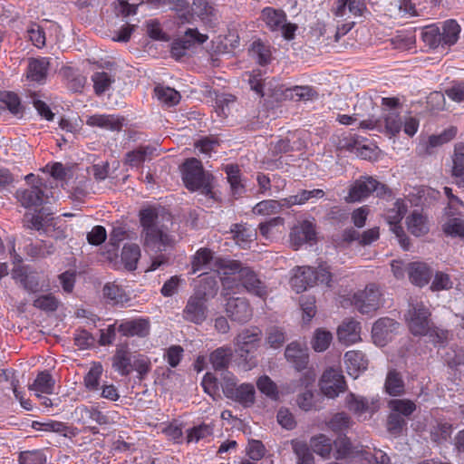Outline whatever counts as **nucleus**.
Wrapping results in <instances>:
<instances>
[{
	"mask_svg": "<svg viewBox=\"0 0 464 464\" xmlns=\"http://www.w3.org/2000/svg\"><path fill=\"white\" fill-rule=\"evenodd\" d=\"M217 272L220 276L224 295L241 293L243 289L260 298L268 292L265 284L248 266H243L236 260L218 259L215 261Z\"/></svg>",
	"mask_w": 464,
	"mask_h": 464,
	"instance_id": "1",
	"label": "nucleus"
},
{
	"mask_svg": "<svg viewBox=\"0 0 464 464\" xmlns=\"http://www.w3.org/2000/svg\"><path fill=\"white\" fill-rule=\"evenodd\" d=\"M141 236L144 246L154 251H162L171 242L168 234L172 225L171 216L164 208H146L140 211Z\"/></svg>",
	"mask_w": 464,
	"mask_h": 464,
	"instance_id": "2",
	"label": "nucleus"
},
{
	"mask_svg": "<svg viewBox=\"0 0 464 464\" xmlns=\"http://www.w3.org/2000/svg\"><path fill=\"white\" fill-rule=\"evenodd\" d=\"M430 311L422 301L411 299L409 310L405 314V321L413 335H427L435 344L443 343L448 332L434 327L430 319Z\"/></svg>",
	"mask_w": 464,
	"mask_h": 464,
	"instance_id": "3",
	"label": "nucleus"
},
{
	"mask_svg": "<svg viewBox=\"0 0 464 464\" xmlns=\"http://www.w3.org/2000/svg\"><path fill=\"white\" fill-rule=\"evenodd\" d=\"M460 26L454 20H448L441 26L430 24L421 32L422 41L430 48L448 47L455 44L459 39Z\"/></svg>",
	"mask_w": 464,
	"mask_h": 464,
	"instance_id": "4",
	"label": "nucleus"
},
{
	"mask_svg": "<svg viewBox=\"0 0 464 464\" xmlns=\"http://www.w3.org/2000/svg\"><path fill=\"white\" fill-rule=\"evenodd\" d=\"M182 179L186 188L191 191L199 190L202 195L213 198L210 174L204 171L201 162L191 158L181 167Z\"/></svg>",
	"mask_w": 464,
	"mask_h": 464,
	"instance_id": "5",
	"label": "nucleus"
},
{
	"mask_svg": "<svg viewBox=\"0 0 464 464\" xmlns=\"http://www.w3.org/2000/svg\"><path fill=\"white\" fill-rule=\"evenodd\" d=\"M331 280L332 274L325 265L319 266L317 269L302 266L292 270L290 285L296 293H302L317 283L330 285Z\"/></svg>",
	"mask_w": 464,
	"mask_h": 464,
	"instance_id": "6",
	"label": "nucleus"
},
{
	"mask_svg": "<svg viewBox=\"0 0 464 464\" xmlns=\"http://www.w3.org/2000/svg\"><path fill=\"white\" fill-rule=\"evenodd\" d=\"M318 386L321 393L328 399H335L347 389L344 376L339 368L329 367L321 375Z\"/></svg>",
	"mask_w": 464,
	"mask_h": 464,
	"instance_id": "7",
	"label": "nucleus"
},
{
	"mask_svg": "<svg viewBox=\"0 0 464 464\" xmlns=\"http://www.w3.org/2000/svg\"><path fill=\"white\" fill-rule=\"evenodd\" d=\"M372 192H376V195L381 197L386 194L387 188L372 177H361L351 185L345 199L348 202H358L369 197Z\"/></svg>",
	"mask_w": 464,
	"mask_h": 464,
	"instance_id": "8",
	"label": "nucleus"
},
{
	"mask_svg": "<svg viewBox=\"0 0 464 464\" xmlns=\"http://www.w3.org/2000/svg\"><path fill=\"white\" fill-rule=\"evenodd\" d=\"M407 208L408 205L404 199H397L392 207L387 208L383 214L386 222L390 226L391 231L398 237L403 249H408L409 239L405 236L403 227L401 226V221Z\"/></svg>",
	"mask_w": 464,
	"mask_h": 464,
	"instance_id": "9",
	"label": "nucleus"
},
{
	"mask_svg": "<svg viewBox=\"0 0 464 464\" xmlns=\"http://www.w3.org/2000/svg\"><path fill=\"white\" fill-rule=\"evenodd\" d=\"M206 292L197 291L187 301L182 311L184 320L195 324H201L208 317Z\"/></svg>",
	"mask_w": 464,
	"mask_h": 464,
	"instance_id": "10",
	"label": "nucleus"
},
{
	"mask_svg": "<svg viewBox=\"0 0 464 464\" xmlns=\"http://www.w3.org/2000/svg\"><path fill=\"white\" fill-rule=\"evenodd\" d=\"M353 304L362 314L374 312L381 304V292L376 285H369L353 295Z\"/></svg>",
	"mask_w": 464,
	"mask_h": 464,
	"instance_id": "11",
	"label": "nucleus"
},
{
	"mask_svg": "<svg viewBox=\"0 0 464 464\" xmlns=\"http://www.w3.org/2000/svg\"><path fill=\"white\" fill-rule=\"evenodd\" d=\"M247 82L257 95L264 97L266 95L278 99L283 91L273 79L265 78L261 70H254L247 73Z\"/></svg>",
	"mask_w": 464,
	"mask_h": 464,
	"instance_id": "12",
	"label": "nucleus"
},
{
	"mask_svg": "<svg viewBox=\"0 0 464 464\" xmlns=\"http://www.w3.org/2000/svg\"><path fill=\"white\" fill-rule=\"evenodd\" d=\"M224 394L245 408L251 407L256 401V389L252 383H227L223 387Z\"/></svg>",
	"mask_w": 464,
	"mask_h": 464,
	"instance_id": "13",
	"label": "nucleus"
},
{
	"mask_svg": "<svg viewBox=\"0 0 464 464\" xmlns=\"http://www.w3.org/2000/svg\"><path fill=\"white\" fill-rule=\"evenodd\" d=\"M345 407L358 417L368 414L372 417L379 410V400L377 398H366L349 392L344 399Z\"/></svg>",
	"mask_w": 464,
	"mask_h": 464,
	"instance_id": "14",
	"label": "nucleus"
},
{
	"mask_svg": "<svg viewBox=\"0 0 464 464\" xmlns=\"http://www.w3.org/2000/svg\"><path fill=\"white\" fill-rule=\"evenodd\" d=\"M16 196L24 208L42 206L47 202L48 198L42 188L40 179H37L36 183L28 188L17 190Z\"/></svg>",
	"mask_w": 464,
	"mask_h": 464,
	"instance_id": "15",
	"label": "nucleus"
},
{
	"mask_svg": "<svg viewBox=\"0 0 464 464\" xmlns=\"http://www.w3.org/2000/svg\"><path fill=\"white\" fill-rule=\"evenodd\" d=\"M315 229L312 222L304 220L296 224L290 232V243L295 249H298L305 243L315 239Z\"/></svg>",
	"mask_w": 464,
	"mask_h": 464,
	"instance_id": "16",
	"label": "nucleus"
},
{
	"mask_svg": "<svg viewBox=\"0 0 464 464\" xmlns=\"http://www.w3.org/2000/svg\"><path fill=\"white\" fill-rule=\"evenodd\" d=\"M399 324L390 318H382L376 321L372 329L374 343L384 346L392 339V333L397 330Z\"/></svg>",
	"mask_w": 464,
	"mask_h": 464,
	"instance_id": "17",
	"label": "nucleus"
},
{
	"mask_svg": "<svg viewBox=\"0 0 464 464\" xmlns=\"http://www.w3.org/2000/svg\"><path fill=\"white\" fill-rule=\"evenodd\" d=\"M118 332L127 337H146L150 334V324L148 319L135 318L121 321L117 328Z\"/></svg>",
	"mask_w": 464,
	"mask_h": 464,
	"instance_id": "18",
	"label": "nucleus"
},
{
	"mask_svg": "<svg viewBox=\"0 0 464 464\" xmlns=\"http://www.w3.org/2000/svg\"><path fill=\"white\" fill-rule=\"evenodd\" d=\"M226 312L233 321L239 323L247 322L252 317V309L249 304L245 299L239 297L227 299Z\"/></svg>",
	"mask_w": 464,
	"mask_h": 464,
	"instance_id": "19",
	"label": "nucleus"
},
{
	"mask_svg": "<svg viewBox=\"0 0 464 464\" xmlns=\"http://www.w3.org/2000/svg\"><path fill=\"white\" fill-rule=\"evenodd\" d=\"M285 356L297 371L305 369L309 361L305 344H301L298 342H292L286 346Z\"/></svg>",
	"mask_w": 464,
	"mask_h": 464,
	"instance_id": "20",
	"label": "nucleus"
},
{
	"mask_svg": "<svg viewBox=\"0 0 464 464\" xmlns=\"http://www.w3.org/2000/svg\"><path fill=\"white\" fill-rule=\"evenodd\" d=\"M12 276L16 283L30 293L42 291L48 286L41 283L40 276L36 273L27 272L24 267L14 269Z\"/></svg>",
	"mask_w": 464,
	"mask_h": 464,
	"instance_id": "21",
	"label": "nucleus"
},
{
	"mask_svg": "<svg viewBox=\"0 0 464 464\" xmlns=\"http://www.w3.org/2000/svg\"><path fill=\"white\" fill-rule=\"evenodd\" d=\"M133 356L127 344L117 345L112 356V368L121 376H127L132 370Z\"/></svg>",
	"mask_w": 464,
	"mask_h": 464,
	"instance_id": "22",
	"label": "nucleus"
},
{
	"mask_svg": "<svg viewBox=\"0 0 464 464\" xmlns=\"http://www.w3.org/2000/svg\"><path fill=\"white\" fill-rule=\"evenodd\" d=\"M74 415L82 424L95 422L98 425H105L109 423L107 415L94 406H78L74 411Z\"/></svg>",
	"mask_w": 464,
	"mask_h": 464,
	"instance_id": "23",
	"label": "nucleus"
},
{
	"mask_svg": "<svg viewBox=\"0 0 464 464\" xmlns=\"http://www.w3.org/2000/svg\"><path fill=\"white\" fill-rule=\"evenodd\" d=\"M337 335L339 342L346 346L361 341L360 324L352 319L343 321L338 327Z\"/></svg>",
	"mask_w": 464,
	"mask_h": 464,
	"instance_id": "24",
	"label": "nucleus"
},
{
	"mask_svg": "<svg viewBox=\"0 0 464 464\" xmlns=\"http://www.w3.org/2000/svg\"><path fill=\"white\" fill-rule=\"evenodd\" d=\"M347 373L356 379L368 367V360L360 351H348L344 354Z\"/></svg>",
	"mask_w": 464,
	"mask_h": 464,
	"instance_id": "25",
	"label": "nucleus"
},
{
	"mask_svg": "<svg viewBox=\"0 0 464 464\" xmlns=\"http://www.w3.org/2000/svg\"><path fill=\"white\" fill-rule=\"evenodd\" d=\"M50 66L47 57L31 58L27 65V79L32 82L44 83L45 82Z\"/></svg>",
	"mask_w": 464,
	"mask_h": 464,
	"instance_id": "26",
	"label": "nucleus"
},
{
	"mask_svg": "<svg viewBox=\"0 0 464 464\" xmlns=\"http://www.w3.org/2000/svg\"><path fill=\"white\" fill-rule=\"evenodd\" d=\"M408 231L415 237H421L429 232V220L427 217L419 210H414L406 218Z\"/></svg>",
	"mask_w": 464,
	"mask_h": 464,
	"instance_id": "27",
	"label": "nucleus"
},
{
	"mask_svg": "<svg viewBox=\"0 0 464 464\" xmlns=\"http://www.w3.org/2000/svg\"><path fill=\"white\" fill-rule=\"evenodd\" d=\"M366 11L364 0H337L334 13L338 17H344L347 14L354 16L362 15Z\"/></svg>",
	"mask_w": 464,
	"mask_h": 464,
	"instance_id": "28",
	"label": "nucleus"
},
{
	"mask_svg": "<svg viewBox=\"0 0 464 464\" xmlns=\"http://www.w3.org/2000/svg\"><path fill=\"white\" fill-rule=\"evenodd\" d=\"M191 10L193 14L199 17L206 24L212 25L218 21V11L207 0H194Z\"/></svg>",
	"mask_w": 464,
	"mask_h": 464,
	"instance_id": "29",
	"label": "nucleus"
},
{
	"mask_svg": "<svg viewBox=\"0 0 464 464\" xmlns=\"http://www.w3.org/2000/svg\"><path fill=\"white\" fill-rule=\"evenodd\" d=\"M86 123L103 130H119L122 126V119L113 114H94L87 118Z\"/></svg>",
	"mask_w": 464,
	"mask_h": 464,
	"instance_id": "30",
	"label": "nucleus"
},
{
	"mask_svg": "<svg viewBox=\"0 0 464 464\" xmlns=\"http://www.w3.org/2000/svg\"><path fill=\"white\" fill-rule=\"evenodd\" d=\"M335 453L334 458L337 459H362L365 450L361 447H353L351 441L347 438H339L334 441Z\"/></svg>",
	"mask_w": 464,
	"mask_h": 464,
	"instance_id": "31",
	"label": "nucleus"
},
{
	"mask_svg": "<svg viewBox=\"0 0 464 464\" xmlns=\"http://www.w3.org/2000/svg\"><path fill=\"white\" fill-rule=\"evenodd\" d=\"M410 281L418 286L426 285L431 276V270L429 266L422 262H412L408 266Z\"/></svg>",
	"mask_w": 464,
	"mask_h": 464,
	"instance_id": "32",
	"label": "nucleus"
},
{
	"mask_svg": "<svg viewBox=\"0 0 464 464\" xmlns=\"http://www.w3.org/2000/svg\"><path fill=\"white\" fill-rule=\"evenodd\" d=\"M382 130L391 137L396 136L402 128V119L399 111L384 110L382 112Z\"/></svg>",
	"mask_w": 464,
	"mask_h": 464,
	"instance_id": "33",
	"label": "nucleus"
},
{
	"mask_svg": "<svg viewBox=\"0 0 464 464\" xmlns=\"http://www.w3.org/2000/svg\"><path fill=\"white\" fill-rule=\"evenodd\" d=\"M54 383L51 374L44 371L38 373L33 384L29 386V389L37 397H41L42 394H52L54 390Z\"/></svg>",
	"mask_w": 464,
	"mask_h": 464,
	"instance_id": "34",
	"label": "nucleus"
},
{
	"mask_svg": "<svg viewBox=\"0 0 464 464\" xmlns=\"http://www.w3.org/2000/svg\"><path fill=\"white\" fill-rule=\"evenodd\" d=\"M233 237L236 243L242 248L249 246L250 243L256 238V232L246 225L235 224L231 228Z\"/></svg>",
	"mask_w": 464,
	"mask_h": 464,
	"instance_id": "35",
	"label": "nucleus"
},
{
	"mask_svg": "<svg viewBox=\"0 0 464 464\" xmlns=\"http://www.w3.org/2000/svg\"><path fill=\"white\" fill-rule=\"evenodd\" d=\"M24 220L28 228L44 231V233L48 232L49 227L53 225V218L49 215L43 216L41 213H27L24 215Z\"/></svg>",
	"mask_w": 464,
	"mask_h": 464,
	"instance_id": "36",
	"label": "nucleus"
},
{
	"mask_svg": "<svg viewBox=\"0 0 464 464\" xmlns=\"http://www.w3.org/2000/svg\"><path fill=\"white\" fill-rule=\"evenodd\" d=\"M232 354L231 347H219L210 353L209 361L215 370H225L230 362Z\"/></svg>",
	"mask_w": 464,
	"mask_h": 464,
	"instance_id": "37",
	"label": "nucleus"
},
{
	"mask_svg": "<svg viewBox=\"0 0 464 464\" xmlns=\"http://www.w3.org/2000/svg\"><path fill=\"white\" fill-rule=\"evenodd\" d=\"M121 256L127 270H135L137 268V263L140 257V246L136 244L125 245L121 250Z\"/></svg>",
	"mask_w": 464,
	"mask_h": 464,
	"instance_id": "38",
	"label": "nucleus"
},
{
	"mask_svg": "<svg viewBox=\"0 0 464 464\" xmlns=\"http://www.w3.org/2000/svg\"><path fill=\"white\" fill-rule=\"evenodd\" d=\"M456 134L457 129L450 127L447 130H444L438 135L430 136L426 144L425 152L427 154H432L435 148L450 141L452 139H454Z\"/></svg>",
	"mask_w": 464,
	"mask_h": 464,
	"instance_id": "39",
	"label": "nucleus"
},
{
	"mask_svg": "<svg viewBox=\"0 0 464 464\" xmlns=\"http://www.w3.org/2000/svg\"><path fill=\"white\" fill-rule=\"evenodd\" d=\"M154 94L160 102L167 106H174L178 104L180 100L179 92L173 88L160 84L154 88Z\"/></svg>",
	"mask_w": 464,
	"mask_h": 464,
	"instance_id": "40",
	"label": "nucleus"
},
{
	"mask_svg": "<svg viewBox=\"0 0 464 464\" xmlns=\"http://www.w3.org/2000/svg\"><path fill=\"white\" fill-rule=\"evenodd\" d=\"M310 446L314 453L324 459L330 458L332 452V440L324 434H318L310 440Z\"/></svg>",
	"mask_w": 464,
	"mask_h": 464,
	"instance_id": "41",
	"label": "nucleus"
},
{
	"mask_svg": "<svg viewBox=\"0 0 464 464\" xmlns=\"http://www.w3.org/2000/svg\"><path fill=\"white\" fill-rule=\"evenodd\" d=\"M103 368L99 362H95L91 366L83 378L84 386L89 392H94L100 391V380Z\"/></svg>",
	"mask_w": 464,
	"mask_h": 464,
	"instance_id": "42",
	"label": "nucleus"
},
{
	"mask_svg": "<svg viewBox=\"0 0 464 464\" xmlns=\"http://www.w3.org/2000/svg\"><path fill=\"white\" fill-rule=\"evenodd\" d=\"M103 295L114 304L123 305L130 300L124 289L114 283H108L104 285Z\"/></svg>",
	"mask_w": 464,
	"mask_h": 464,
	"instance_id": "43",
	"label": "nucleus"
},
{
	"mask_svg": "<svg viewBox=\"0 0 464 464\" xmlns=\"http://www.w3.org/2000/svg\"><path fill=\"white\" fill-rule=\"evenodd\" d=\"M333 341V334L330 331L323 328L316 329L311 340L312 348L322 353L328 349Z\"/></svg>",
	"mask_w": 464,
	"mask_h": 464,
	"instance_id": "44",
	"label": "nucleus"
},
{
	"mask_svg": "<svg viewBox=\"0 0 464 464\" xmlns=\"http://www.w3.org/2000/svg\"><path fill=\"white\" fill-rule=\"evenodd\" d=\"M288 204L286 199L283 203L273 199L263 200L254 207L253 212L262 216L274 215L279 213L282 208Z\"/></svg>",
	"mask_w": 464,
	"mask_h": 464,
	"instance_id": "45",
	"label": "nucleus"
},
{
	"mask_svg": "<svg viewBox=\"0 0 464 464\" xmlns=\"http://www.w3.org/2000/svg\"><path fill=\"white\" fill-rule=\"evenodd\" d=\"M262 16L267 26L273 30L277 31L284 25L285 22V14L283 11H277L271 7H266L262 12Z\"/></svg>",
	"mask_w": 464,
	"mask_h": 464,
	"instance_id": "46",
	"label": "nucleus"
},
{
	"mask_svg": "<svg viewBox=\"0 0 464 464\" xmlns=\"http://www.w3.org/2000/svg\"><path fill=\"white\" fill-rule=\"evenodd\" d=\"M213 263V253L207 248H200L197 251L192 261L193 273L211 268Z\"/></svg>",
	"mask_w": 464,
	"mask_h": 464,
	"instance_id": "47",
	"label": "nucleus"
},
{
	"mask_svg": "<svg viewBox=\"0 0 464 464\" xmlns=\"http://www.w3.org/2000/svg\"><path fill=\"white\" fill-rule=\"evenodd\" d=\"M256 387L259 392L267 398L276 401L279 398L277 385L267 375L259 377L256 381Z\"/></svg>",
	"mask_w": 464,
	"mask_h": 464,
	"instance_id": "48",
	"label": "nucleus"
},
{
	"mask_svg": "<svg viewBox=\"0 0 464 464\" xmlns=\"http://www.w3.org/2000/svg\"><path fill=\"white\" fill-rule=\"evenodd\" d=\"M291 445L296 456L297 464H313L314 457L305 442L292 440Z\"/></svg>",
	"mask_w": 464,
	"mask_h": 464,
	"instance_id": "49",
	"label": "nucleus"
},
{
	"mask_svg": "<svg viewBox=\"0 0 464 464\" xmlns=\"http://www.w3.org/2000/svg\"><path fill=\"white\" fill-rule=\"evenodd\" d=\"M353 425L351 417L345 412L335 413L327 422L328 428L334 432H343Z\"/></svg>",
	"mask_w": 464,
	"mask_h": 464,
	"instance_id": "50",
	"label": "nucleus"
},
{
	"mask_svg": "<svg viewBox=\"0 0 464 464\" xmlns=\"http://www.w3.org/2000/svg\"><path fill=\"white\" fill-rule=\"evenodd\" d=\"M404 383L399 372L390 371L385 382L386 392L392 396L400 395L403 392Z\"/></svg>",
	"mask_w": 464,
	"mask_h": 464,
	"instance_id": "51",
	"label": "nucleus"
},
{
	"mask_svg": "<svg viewBox=\"0 0 464 464\" xmlns=\"http://www.w3.org/2000/svg\"><path fill=\"white\" fill-rule=\"evenodd\" d=\"M213 429L208 424H201L195 426L187 430V441L198 442L203 440H208L212 436Z\"/></svg>",
	"mask_w": 464,
	"mask_h": 464,
	"instance_id": "52",
	"label": "nucleus"
},
{
	"mask_svg": "<svg viewBox=\"0 0 464 464\" xmlns=\"http://www.w3.org/2000/svg\"><path fill=\"white\" fill-rule=\"evenodd\" d=\"M95 93L101 95L109 90L114 79L106 72H98L92 76Z\"/></svg>",
	"mask_w": 464,
	"mask_h": 464,
	"instance_id": "53",
	"label": "nucleus"
},
{
	"mask_svg": "<svg viewBox=\"0 0 464 464\" xmlns=\"http://www.w3.org/2000/svg\"><path fill=\"white\" fill-rule=\"evenodd\" d=\"M389 408L400 416L408 417L416 410V405L410 400L393 399L389 401Z\"/></svg>",
	"mask_w": 464,
	"mask_h": 464,
	"instance_id": "54",
	"label": "nucleus"
},
{
	"mask_svg": "<svg viewBox=\"0 0 464 464\" xmlns=\"http://www.w3.org/2000/svg\"><path fill=\"white\" fill-rule=\"evenodd\" d=\"M153 152V149L150 147L139 148L136 150L130 151L126 156V163L130 167H138L144 162L149 156Z\"/></svg>",
	"mask_w": 464,
	"mask_h": 464,
	"instance_id": "55",
	"label": "nucleus"
},
{
	"mask_svg": "<svg viewBox=\"0 0 464 464\" xmlns=\"http://www.w3.org/2000/svg\"><path fill=\"white\" fill-rule=\"evenodd\" d=\"M20 464H45L46 456L41 450L23 451L19 455Z\"/></svg>",
	"mask_w": 464,
	"mask_h": 464,
	"instance_id": "56",
	"label": "nucleus"
},
{
	"mask_svg": "<svg viewBox=\"0 0 464 464\" xmlns=\"http://www.w3.org/2000/svg\"><path fill=\"white\" fill-rule=\"evenodd\" d=\"M324 196L322 189L315 188L312 190H302L298 194L291 197L288 200L289 205H302L312 198H321Z\"/></svg>",
	"mask_w": 464,
	"mask_h": 464,
	"instance_id": "57",
	"label": "nucleus"
},
{
	"mask_svg": "<svg viewBox=\"0 0 464 464\" xmlns=\"http://www.w3.org/2000/svg\"><path fill=\"white\" fill-rule=\"evenodd\" d=\"M452 172L456 177L464 175V143L455 145Z\"/></svg>",
	"mask_w": 464,
	"mask_h": 464,
	"instance_id": "58",
	"label": "nucleus"
},
{
	"mask_svg": "<svg viewBox=\"0 0 464 464\" xmlns=\"http://www.w3.org/2000/svg\"><path fill=\"white\" fill-rule=\"evenodd\" d=\"M218 145L217 139L206 137L196 141L195 148L198 150V153L211 157L212 152H216Z\"/></svg>",
	"mask_w": 464,
	"mask_h": 464,
	"instance_id": "59",
	"label": "nucleus"
},
{
	"mask_svg": "<svg viewBox=\"0 0 464 464\" xmlns=\"http://www.w3.org/2000/svg\"><path fill=\"white\" fill-rule=\"evenodd\" d=\"M453 281L451 276L443 272H437L430 285L432 291L449 290L452 288Z\"/></svg>",
	"mask_w": 464,
	"mask_h": 464,
	"instance_id": "60",
	"label": "nucleus"
},
{
	"mask_svg": "<svg viewBox=\"0 0 464 464\" xmlns=\"http://www.w3.org/2000/svg\"><path fill=\"white\" fill-rule=\"evenodd\" d=\"M27 34L30 41L35 47L42 48L45 45V34L41 25L33 24L28 28Z\"/></svg>",
	"mask_w": 464,
	"mask_h": 464,
	"instance_id": "61",
	"label": "nucleus"
},
{
	"mask_svg": "<svg viewBox=\"0 0 464 464\" xmlns=\"http://www.w3.org/2000/svg\"><path fill=\"white\" fill-rule=\"evenodd\" d=\"M452 432V427L448 422H440L430 431L432 440L441 442L448 440Z\"/></svg>",
	"mask_w": 464,
	"mask_h": 464,
	"instance_id": "62",
	"label": "nucleus"
},
{
	"mask_svg": "<svg viewBox=\"0 0 464 464\" xmlns=\"http://www.w3.org/2000/svg\"><path fill=\"white\" fill-rule=\"evenodd\" d=\"M443 230L447 235L464 238V221L457 218H451L444 224Z\"/></svg>",
	"mask_w": 464,
	"mask_h": 464,
	"instance_id": "63",
	"label": "nucleus"
},
{
	"mask_svg": "<svg viewBox=\"0 0 464 464\" xmlns=\"http://www.w3.org/2000/svg\"><path fill=\"white\" fill-rule=\"evenodd\" d=\"M444 360L450 368H457L464 364V351L450 348L444 355Z\"/></svg>",
	"mask_w": 464,
	"mask_h": 464,
	"instance_id": "64",
	"label": "nucleus"
}]
</instances>
